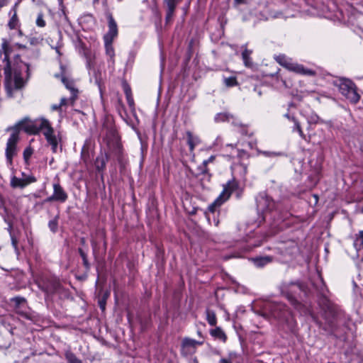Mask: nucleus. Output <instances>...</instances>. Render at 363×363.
I'll list each match as a JSON object with an SVG mask.
<instances>
[{
    "mask_svg": "<svg viewBox=\"0 0 363 363\" xmlns=\"http://www.w3.org/2000/svg\"><path fill=\"white\" fill-rule=\"evenodd\" d=\"M318 304L323 311V318L325 323H322L315 315L312 318L315 323L328 335L335 339H340L342 335L339 333V325L336 323L337 311L335 306L330 301L326 295L319 296Z\"/></svg>",
    "mask_w": 363,
    "mask_h": 363,
    "instance_id": "obj_2",
    "label": "nucleus"
},
{
    "mask_svg": "<svg viewBox=\"0 0 363 363\" xmlns=\"http://www.w3.org/2000/svg\"><path fill=\"white\" fill-rule=\"evenodd\" d=\"M203 341H197L189 337H184L182 342V354L187 356L192 354L196 352V347L201 345Z\"/></svg>",
    "mask_w": 363,
    "mask_h": 363,
    "instance_id": "obj_15",
    "label": "nucleus"
},
{
    "mask_svg": "<svg viewBox=\"0 0 363 363\" xmlns=\"http://www.w3.org/2000/svg\"><path fill=\"white\" fill-rule=\"evenodd\" d=\"M21 175L23 179L26 186L37 181V179L33 175H26L25 172H22Z\"/></svg>",
    "mask_w": 363,
    "mask_h": 363,
    "instance_id": "obj_43",
    "label": "nucleus"
},
{
    "mask_svg": "<svg viewBox=\"0 0 363 363\" xmlns=\"http://www.w3.org/2000/svg\"><path fill=\"white\" fill-rule=\"evenodd\" d=\"M105 305H106L105 300H101V301H99V306H100V308H101L102 310H104V309H105Z\"/></svg>",
    "mask_w": 363,
    "mask_h": 363,
    "instance_id": "obj_57",
    "label": "nucleus"
},
{
    "mask_svg": "<svg viewBox=\"0 0 363 363\" xmlns=\"http://www.w3.org/2000/svg\"><path fill=\"white\" fill-rule=\"evenodd\" d=\"M97 233L99 235V236L102 238L103 240H104V246L106 247V241L105 240V238H106V233H105V231L104 230H97Z\"/></svg>",
    "mask_w": 363,
    "mask_h": 363,
    "instance_id": "obj_52",
    "label": "nucleus"
},
{
    "mask_svg": "<svg viewBox=\"0 0 363 363\" xmlns=\"http://www.w3.org/2000/svg\"><path fill=\"white\" fill-rule=\"evenodd\" d=\"M190 172L194 178L200 184L203 189L208 188V184L211 182V174L208 172L207 167V161H203L196 169L190 170Z\"/></svg>",
    "mask_w": 363,
    "mask_h": 363,
    "instance_id": "obj_7",
    "label": "nucleus"
},
{
    "mask_svg": "<svg viewBox=\"0 0 363 363\" xmlns=\"http://www.w3.org/2000/svg\"><path fill=\"white\" fill-rule=\"evenodd\" d=\"M108 23V31L103 36V40H114L118 35V28L111 13L108 12L106 14Z\"/></svg>",
    "mask_w": 363,
    "mask_h": 363,
    "instance_id": "obj_13",
    "label": "nucleus"
},
{
    "mask_svg": "<svg viewBox=\"0 0 363 363\" xmlns=\"http://www.w3.org/2000/svg\"><path fill=\"white\" fill-rule=\"evenodd\" d=\"M18 4H19V1L16 2L13 6V7L11 8V11L9 12V15H11V13H17V8H18Z\"/></svg>",
    "mask_w": 363,
    "mask_h": 363,
    "instance_id": "obj_54",
    "label": "nucleus"
},
{
    "mask_svg": "<svg viewBox=\"0 0 363 363\" xmlns=\"http://www.w3.org/2000/svg\"><path fill=\"white\" fill-rule=\"evenodd\" d=\"M291 121H293L294 123V130H297L298 134H299V135L303 139H306V135L303 133V132L302 130V128H301V124L298 121V120L294 116H292L291 117Z\"/></svg>",
    "mask_w": 363,
    "mask_h": 363,
    "instance_id": "obj_42",
    "label": "nucleus"
},
{
    "mask_svg": "<svg viewBox=\"0 0 363 363\" xmlns=\"http://www.w3.org/2000/svg\"><path fill=\"white\" fill-rule=\"evenodd\" d=\"M67 99L66 98H62L59 105H60V106L62 107L63 106L67 105Z\"/></svg>",
    "mask_w": 363,
    "mask_h": 363,
    "instance_id": "obj_55",
    "label": "nucleus"
},
{
    "mask_svg": "<svg viewBox=\"0 0 363 363\" xmlns=\"http://www.w3.org/2000/svg\"><path fill=\"white\" fill-rule=\"evenodd\" d=\"M234 328L236 330L239 337L240 338L242 337V333L238 331V327L235 325Z\"/></svg>",
    "mask_w": 363,
    "mask_h": 363,
    "instance_id": "obj_60",
    "label": "nucleus"
},
{
    "mask_svg": "<svg viewBox=\"0 0 363 363\" xmlns=\"http://www.w3.org/2000/svg\"><path fill=\"white\" fill-rule=\"evenodd\" d=\"M231 118H233V121L231 122V124L233 126V129L232 130V133H235L238 131L242 135H247V127L245 125H243L240 122L236 121V120L233 117L230 116ZM230 121V116L228 115V122Z\"/></svg>",
    "mask_w": 363,
    "mask_h": 363,
    "instance_id": "obj_23",
    "label": "nucleus"
},
{
    "mask_svg": "<svg viewBox=\"0 0 363 363\" xmlns=\"http://www.w3.org/2000/svg\"><path fill=\"white\" fill-rule=\"evenodd\" d=\"M19 26V20L17 16V13H12L10 20L8 23V27L11 30L16 29Z\"/></svg>",
    "mask_w": 363,
    "mask_h": 363,
    "instance_id": "obj_35",
    "label": "nucleus"
},
{
    "mask_svg": "<svg viewBox=\"0 0 363 363\" xmlns=\"http://www.w3.org/2000/svg\"><path fill=\"white\" fill-rule=\"evenodd\" d=\"M252 54V50H249L247 49H245L242 52V57L244 61L245 66L251 67L252 65V62L250 60V55Z\"/></svg>",
    "mask_w": 363,
    "mask_h": 363,
    "instance_id": "obj_38",
    "label": "nucleus"
},
{
    "mask_svg": "<svg viewBox=\"0 0 363 363\" xmlns=\"http://www.w3.org/2000/svg\"><path fill=\"white\" fill-rule=\"evenodd\" d=\"M223 189L219 196H218L217 199L208 206V210L211 213H214L217 208L220 207L225 202L223 196L227 194V184H223Z\"/></svg>",
    "mask_w": 363,
    "mask_h": 363,
    "instance_id": "obj_20",
    "label": "nucleus"
},
{
    "mask_svg": "<svg viewBox=\"0 0 363 363\" xmlns=\"http://www.w3.org/2000/svg\"><path fill=\"white\" fill-rule=\"evenodd\" d=\"M220 363H227V359L222 358L220 361Z\"/></svg>",
    "mask_w": 363,
    "mask_h": 363,
    "instance_id": "obj_64",
    "label": "nucleus"
},
{
    "mask_svg": "<svg viewBox=\"0 0 363 363\" xmlns=\"http://www.w3.org/2000/svg\"><path fill=\"white\" fill-rule=\"evenodd\" d=\"M246 3V0H235V4H243Z\"/></svg>",
    "mask_w": 363,
    "mask_h": 363,
    "instance_id": "obj_58",
    "label": "nucleus"
},
{
    "mask_svg": "<svg viewBox=\"0 0 363 363\" xmlns=\"http://www.w3.org/2000/svg\"><path fill=\"white\" fill-rule=\"evenodd\" d=\"M11 245L15 249L16 252L18 251V236L15 233H11Z\"/></svg>",
    "mask_w": 363,
    "mask_h": 363,
    "instance_id": "obj_46",
    "label": "nucleus"
},
{
    "mask_svg": "<svg viewBox=\"0 0 363 363\" xmlns=\"http://www.w3.org/2000/svg\"><path fill=\"white\" fill-rule=\"evenodd\" d=\"M232 150L233 151V152L230 153L231 154L230 157H235V155L236 154V155L238 157H242L244 155H245L247 154L245 150H235V149H233V147H232Z\"/></svg>",
    "mask_w": 363,
    "mask_h": 363,
    "instance_id": "obj_50",
    "label": "nucleus"
},
{
    "mask_svg": "<svg viewBox=\"0 0 363 363\" xmlns=\"http://www.w3.org/2000/svg\"><path fill=\"white\" fill-rule=\"evenodd\" d=\"M273 258L270 256L259 257L254 259L255 264L257 267H262L264 265L270 263Z\"/></svg>",
    "mask_w": 363,
    "mask_h": 363,
    "instance_id": "obj_27",
    "label": "nucleus"
},
{
    "mask_svg": "<svg viewBox=\"0 0 363 363\" xmlns=\"http://www.w3.org/2000/svg\"><path fill=\"white\" fill-rule=\"evenodd\" d=\"M334 84L339 89L340 92L350 103L356 104L360 99V95L357 92L356 84L350 79L340 78L335 81Z\"/></svg>",
    "mask_w": 363,
    "mask_h": 363,
    "instance_id": "obj_4",
    "label": "nucleus"
},
{
    "mask_svg": "<svg viewBox=\"0 0 363 363\" xmlns=\"http://www.w3.org/2000/svg\"><path fill=\"white\" fill-rule=\"evenodd\" d=\"M128 104L132 111L135 110V102L133 97V94L125 96Z\"/></svg>",
    "mask_w": 363,
    "mask_h": 363,
    "instance_id": "obj_49",
    "label": "nucleus"
},
{
    "mask_svg": "<svg viewBox=\"0 0 363 363\" xmlns=\"http://www.w3.org/2000/svg\"><path fill=\"white\" fill-rule=\"evenodd\" d=\"M313 285L315 287L317 291L318 292L319 296L325 295V292L328 291V289L321 277H320V286H318L317 284L315 283L313 284Z\"/></svg>",
    "mask_w": 363,
    "mask_h": 363,
    "instance_id": "obj_40",
    "label": "nucleus"
},
{
    "mask_svg": "<svg viewBox=\"0 0 363 363\" xmlns=\"http://www.w3.org/2000/svg\"><path fill=\"white\" fill-rule=\"evenodd\" d=\"M265 308L270 314L277 319L284 320L286 319L290 315L291 311L288 306L283 303L271 302L265 306Z\"/></svg>",
    "mask_w": 363,
    "mask_h": 363,
    "instance_id": "obj_8",
    "label": "nucleus"
},
{
    "mask_svg": "<svg viewBox=\"0 0 363 363\" xmlns=\"http://www.w3.org/2000/svg\"><path fill=\"white\" fill-rule=\"evenodd\" d=\"M53 193L50 196L46 198L43 203L58 201L65 203L68 199V194L60 185L59 181L53 183Z\"/></svg>",
    "mask_w": 363,
    "mask_h": 363,
    "instance_id": "obj_12",
    "label": "nucleus"
},
{
    "mask_svg": "<svg viewBox=\"0 0 363 363\" xmlns=\"http://www.w3.org/2000/svg\"><path fill=\"white\" fill-rule=\"evenodd\" d=\"M60 108H61L60 105H54L52 106V109H54V110H60Z\"/></svg>",
    "mask_w": 363,
    "mask_h": 363,
    "instance_id": "obj_62",
    "label": "nucleus"
},
{
    "mask_svg": "<svg viewBox=\"0 0 363 363\" xmlns=\"http://www.w3.org/2000/svg\"><path fill=\"white\" fill-rule=\"evenodd\" d=\"M36 25L40 28H43L46 26L45 21L44 20V15L42 12H40L38 14L36 19Z\"/></svg>",
    "mask_w": 363,
    "mask_h": 363,
    "instance_id": "obj_45",
    "label": "nucleus"
},
{
    "mask_svg": "<svg viewBox=\"0 0 363 363\" xmlns=\"http://www.w3.org/2000/svg\"><path fill=\"white\" fill-rule=\"evenodd\" d=\"M33 152H34V150L30 145L26 147V149L24 150V151L23 152V160L26 164H29V160H30L32 155L33 154Z\"/></svg>",
    "mask_w": 363,
    "mask_h": 363,
    "instance_id": "obj_37",
    "label": "nucleus"
},
{
    "mask_svg": "<svg viewBox=\"0 0 363 363\" xmlns=\"http://www.w3.org/2000/svg\"><path fill=\"white\" fill-rule=\"evenodd\" d=\"M215 121L217 123L224 122L227 120V113H217L215 116Z\"/></svg>",
    "mask_w": 363,
    "mask_h": 363,
    "instance_id": "obj_47",
    "label": "nucleus"
},
{
    "mask_svg": "<svg viewBox=\"0 0 363 363\" xmlns=\"http://www.w3.org/2000/svg\"><path fill=\"white\" fill-rule=\"evenodd\" d=\"M56 52L58 54L59 57L62 55V52H60V47H56L55 48Z\"/></svg>",
    "mask_w": 363,
    "mask_h": 363,
    "instance_id": "obj_59",
    "label": "nucleus"
},
{
    "mask_svg": "<svg viewBox=\"0 0 363 363\" xmlns=\"http://www.w3.org/2000/svg\"><path fill=\"white\" fill-rule=\"evenodd\" d=\"M45 121H48L47 119L42 118L40 120H36L35 121H30L25 124L24 130L30 135H36L40 133V131L44 130L45 126L43 125V122Z\"/></svg>",
    "mask_w": 363,
    "mask_h": 363,
    "instance_id": "obj_17",
    "label": "nucleus"
},
{
    "mask_svg": "<svg viewBox=\"0 0 363 363\" xmlns=\"http://www.w3.org/2000/svg\"><path fill=\"white\" fill-rule=\"evenodd\" d=\"M229 290H233L235 293H243L245 291V287L237 284L228 276V291Z\"/></svg>",
    "mask_w": 363,
    "mask_h": 363,
    "instance_id": "obj_26",
    "label": "nucleus"
},
{
    "mask_svg": "<svg viewBox=\"0 0 363 363\" xmlns=\"http://www.w3.org/2000/svg\"><path fill=\"white\" fill-rule=\"evenodd\" d=\"M43 125L45 126L43 134L45 136L48 143L51 146L52 152L55 153L57 152L58 143L60 140V138H58L57 136L55 134V130L48 121H43Z\"/></svg>",
    "mask_w": 363,
    "mask_h": 363,
    "instance_id": "obj_10",
    "label": "nucleus"
},
{
    "mask_svg": "<svg viewBox=\"0 0 363 363\" xmlns=\"http://www.w3.org/2000/svg\"><path fill=\"white\" fill-rule=\"evenodd\" d=\"M8 4V0H0V9L4 6H6Z\"/></svg>",
    "mask_w": 363,
    "mask_h": 363,
    "instance_id": "obj_56",
    "label": "nucleus"
},
{
    "mask_svg": "<svg viewBox=\"0 0 363 363\" xmlns=\"http://www.w3.org/2000/svg\"><path fill=\"white\" fill-rule=\"evenodd\" d=\"M187 136V144L189 146V149L191 151L194 150L195 146L199 143V138L196 136H194L192 133L189 130L186 132Z\"/></svg>",
    "mask_w": 363,
    "mask_h": 363,
    "instance_id": "obj_25",
    "label": "nucleus"
},
{
    "mask_svg": "<svg viewBox=\"0 0 363 363\" xmlns=\"http://www.w3.org/2000/svg\"><path fill=\"white\" fill-rule=\"evenodd\" d=\"M279 58H281V57H279ZM283 58V61L278 60V62L283 67H286L287 69L294 72L298 74H301L303 75H308V76H315V72L313 69H307L303 67L302 65H299L297 63H293L288 60L287 59H285V57L283 56L281 57Z\"/></svg>",
    "mask_w": 363,
    "mask_h": 363,
    "instance_id": "obj_11",
    "label": "nucleus"
},
{
    "mask_svg": "<svg viewBox=\"0 0 363 363\" xmlns=\"http://www.w3.org/2000/svg\"><path fill=\"white\" fill-rule=\"evenodd\" d=\"M83 55L86 60V65L88 67L91 66V52L90 50L86 48V47H82Z\"/></svg>",
    "mask_w": 363,
    "mask_h": 363,
    "instance_id": "obj_44",
    "label": "nucleus"
},
{
    "mask_svg": "<svg viewBox=\"0 0 363 363\" xmlns=\"http://www.w3.org/2000/svg\"><path fill=\"white\" fill-rule=\"evenodd\" d=\"M38 287L50 296L60 291L62 286L55 278H44L38 282Z\"/></svg>",
    "mask_w": 363,
    "mask_h": 363,
    "instance_id": "obj_9",
    "label": "nucleus"
},
{
    "mask_svg": "<svg viewBox=\"0 0 363 363\" xmlns=\"http://www.w3.org/2000/svg\"><path fill=\"white\" fill-rule=\"evenodd\" d=\"M61 79L65 86L71 91L72 96L70 99L74 101L77 97L78 90L73 86V82L69 81L65 76H62Z\"/></svg>",
    "mask_w": 363,
    "mask_h": 363,
    "instance_id": "obj_24",
    "label": "nucleus"
},
{
    "mask_svg": "<svg viewBox=\"0 0 363 363\" xmlns=\"http://www.w3.org/2000/svg\"><path fill=\"white\" fill-rule=\"evenodd\" d=\"M239 83L237 81L235 77H228V87L238 85Z\"/></svg>",
    "mask_w": 363,
    "mask_h": 363,
    "instance_id": "obj_51",
    "label": "nucleus"
},
{
    "mask_svg": "<svg viewBox=\"0 0 363 363\" xmlns=\"http://www.w3.org/2000/svg\"><path fill=\"white\" fill-rule=\"evenodd\" d=\"M18 313L24 318L32 321L33 323H36L38 320V317L36 314L33 312H23V311H18Z\"/></svg>",
    "mask_w": 363,
    "mask_h": 363,
    "instance_id": "obj_36",
    "label": "nucleus"
},
{
    "mask_svg": "<svg viewBox=\"0 0 363 363\" xmlns=\"http://www.w3.org/2000/svg\"><path fill=\"white\" fill-rule=\"evenodd\" d=\"M60 218L59 214L56 215L55 218L48 222V227L52 233H56L58 230V220Z\"/></svg>",
    "mask_w": 363,
    "mask_h": 363,
    "instance_id": "obj_32",
    "label": "nucleus"
},
{
    "mask_svg": "<svg viewBox=\"0 0 363 363\" xmlns=\"http://www.w3.org/2000/svg\"><path fill=\"white\" fill-rule=\"evenodd\" d=\"M206 320L208 323V324L211 326H214L216 325L217 320H216V313L213 311H211L208 308L206 311Z\"/></svg>",
    "mask_w": 363,
    "mask_h": 363,
    "instance_id": "obj_29",
    "label": "nucleus"
},
{
    "mask_svg": "<svg viewBox=\"0 0 363 363\" xmlns=\"http://www.w3.org/2000/svg\"><path fill=\"white\" fill-rule=\"evenodd\" d=\"M11 186L13 188H21L23 189L26 187L23 179H20L16 177V176H13L11 179Z\"/></svg>",
    "mask_w": 363,
    "mask_h": 363,
    "instance_id": "obj_31",
    "label": "nucleus"
},
{
    "mask_svg": "<svg viewBox=\"0 0 363 363\" xmlns=\"http://www.w3.org/2000/svg\"><path fill=\"white\" fill-rule=\"evenodd\" d=\"M91 245L93 247V248H96V246H97V242L96 241L94 240H91Z\"/></svg>",
    "mask_w": 363,
    "mask_h": 363,
    "instance_id": "obj_61",
    "label": "nucleus"
},
{
    "mask_svg": "<svg viewBox=\"0 0 363 363\" xmlns=\"http://www.w3.org/2000/svg\"><path fill=\"white\" fill-rule=\"evenodd\" d=\"M11 302L13 304L15 308H20L21 305L26 303V299L22 296H15L11 298Z\"/></svg>",
    "mask_w": 363,
    "mask_h": 363,
    "instance_id": "obj_41",
    "label": "nucleus"
},
{
    "mask_svg": "<svg viewBox=\"0 0 363 363\" xmlns=\"http://www.w3.org/2000/svg\"><path fill=\"white\" fill-rule=\"evenodd\" d=\"M258 154L262 155L267 157H284L286 155L284 152H271V151H263L259 149L257 150Z\"/></svg>",
    "mask_w": 363,
    "mask_h": 363,
    "instance_id": "obj_28",
    "label": "nucleus"
},
{
    "mask_svg": "<svg viewBox=\"0 0 363 363\" xmlns=\"http://www.w3.org/2000/svg\"><path fill=\"white\" fill-rule=\"evenodd\" d=\"M182 0H164V4L166 8V24L170 23L174 15L176 8Z\"/></svg>",
    "mask_w": 363,
    "mask_h": 363,
    "instance_id": "obj_18",
    "label": "nucleus"
},
{
    "mask_svg": "<svg viewBox=\"0 0 363 363\" xmlns=\"http://www.w3.org/2000/svg\"><path fill=\"white\" fill-rule=\"evenodd\" d=\"M257 206L262 211H272L275 208V202L264 194H260L257 198Z\"/></svg>",
    "mask_w": 363,
    "mask_h": 363,
    "instance_id": "obj_14",
    "label": "nucleus"
},
{
    "mask_svg": "<svg viewBox=\"0 0 363 363\" xmlns=\"http://www.w3.org/2000/svg\"><path fill=\"white\" fill-rule=\"evenodd\" d=\"M228 199L231 195L235 194L236 199H240L242 194V189L239 187L238 182L233 179L228 181Z\"/></svg>",
    "mask_w": 363,
    "mask_h": 363,
    "instance_id": "obj_21",
    "label": "nucleus"
},
{
    "mask_svg": "<svg viewBox=\"0 0 363 363\" xmlns=\"http://www.w3.org/2000/svg\"><path fill=\"white\" fill-rule=\"evenodd\" d=\"M0 57L4 55V87L9 99L23 97V89L30 77V65L21 59L29 50L20 43L11 44L7 39L1 40Z\"/></svg>",
    "mask_w": 363,
    "mask_h": 363,
    "instance_id": "obj_1",
    "label": "nucleus"
},
{
    "mask_svg": "<svg viewBox=\"0 0 363 363\" xmlns=\"http://www.w3.org/2000/svg\"><path fill=\"white\" fill-rule=\"evenodd\" d=\"M110 153L108 152H102L96 157L94 166L96 171L101 174V178L104 179V172L106 170V163L109 160Z\"/></svg>",
    "mask_w": 363,
    "mask_h": 363,
    "instance_id": "obj_16",
    "label": "nucleus"
},
{
    "mask_svg": "<svg viewBox=\"0 0 363 363\" xmlns=\"http://www.w3.org/2000/svg\"><path fill=\"white\" fill-rule=\"evenodd\" d=\"M107 146L110 152L116 157L118 163L122 165L123 161V149L120 137L115 130L110 131V136L107 140Z\"/></svg>",
    "mask_w": 363,
    "mask_h": 363,
    "instance_id": "obj_6",
    "label": "nucleus"
},
{
    "mask_svg": "<svg viewBox=\"0 0 363 363\" xmlns=\"http://www.w3.org/2000/svg\"><path fill=\"white\" fill-rule=\"evenodd\" d=\"M210 333L213 337L220 339L224 342L226 340V335L225 333L218 327L216 328L215 329H212Z\"/></svg>",
    "mask_w": 363,
    "mask_h": 363,
    "instance_id": "obj_30",
    "label": "nucleus"
},
{
    "mask_svg": "<svg viewBox=\"0 0 363 363\" xmlns=\"http://www.w3.org/2000/svg\"><path fill=\"white\" fill-rule=\"evenodd\" d=\"M114 40H104L106 55L109 57V61L115 63V50L113 45Z\"/></svg>",
    "mask_w": 363,
    "mask_h": 363,
    "instance_id": "obj_22",
    "label": "nucleus"
},
{
    "mask_svg": "<svg viewBox=\"0 0 363 363\" xmlns=\"http://www.w3.org/2000/svg\"><path fill=\"white\" fill-rule=\"evenodd\" d=\"M78 252L83 261V265L86 270H89L91 264L88 261L87 253L82 248L78 249Z\"/></svg>",
    "mask_w": 363,
    "mask_h": 363,
    "instance_id": "obj_34",
    "label": "nucleus"
},
{
    "mask_svg": "<svg viewBox=\"0 0 363 363\" xmlns=\"http://www.w3.org/2000/svg\"><path fill=\"white\" fill-rule=\"evenodd\" d=\"M122 87L125 96L132 94L131 88L125 80L122 82Z\"/></svg>",
    "mask_w": 363,
    "mask_h": 363,
    "instance_id": "obj_48",
    "label": "nucleus"
},
{
    "mask_svg": "<svg viewBox=\"0 0 363 363\" xmlns=\"http://www.w3.org/2000/svg\"><path fill=\"white\" fill-rule=\"evenodd\" d=\"M223 189L219 196H218L217 199L208 206V210L211 213H214L217 208L220 207L225 202L223 196L227 194V184H223Z\"/></svg>",
    "mask_w": 363,
    "mask_h": 363,
    "instance_id": "obj_19",
    "label": "nucleus"
},
{
    "mask_svg": "<svg viewBox=\"0 0 363 363\" xmlns=\"http://www.w3.org/2000/svg\"><path fill=\"white\" fill-rule=\"evenodd\" d=\"M284 116H285L286 118H287L289 120L291 121V117H292L293 116H291L289 113H286V114L284 115Z\"/></svg>",
    "mask_w": 363,
    "mask_h": 363,
    "instance_id": "obj_63",
    "label": "nucleus"
},
{
    "mask_svg": "<svg viewBox=\"0 0 363 363\" xmlns=\"http://www.w3.org/2000/svg\"><path fill=\"white\" fill-rule=\"evenodd\" d=\"M30 45H37L40 43V40L38 38L32 37L29 38Z\"/></svg>",
    "mask_w": 363,
    "mask_h": 363,
    "instance_id": "obj_53",
    "label": "nucleus"
},
{
    "mask_svg": "<svg viewBox=\"0 0 363 363\" xmlns=\"http://www.w3.org/2000/svg\"><path fill=\"white\" fill-rule=\"evenodd\" d=\"M65 359L68 363H82V360L71 351L66 352Z\"/></svg>",
    "mask_w": 363,
    "mask_h": 363,
    "instance_id": "obj_39",
    "label": "nucleus"
},
{
    "mask_svg": "<svg viewBox=\"0 0 363 363\" xmlns=\"http://www.w3.org/2000/svg\"><path fill=\"white\" fill-rule=\"evenodd\" d=\"M306 286L300 281L284 283L281 286V293L297 311H302L303 304L298 300L302 292L306 293Z\"/></svg>",
    "mask_w": 363,
    "mask_h": 363,
    "instance_id": "obj_3",
    "label": "nucleus"
},
{
    "mask_svg": "<svg viewBox=\"0 0 363 363\" xmlns=\"http://www.w3.org/2000/svg\"><path fill=\"white\" fill-rule=\"evenodd\" d=\"M19 140V131L17 129H15L10 135L7 140L5 150L6 163L9 167L13 165V157H16L18 154V150L17 145Z\"/></svg>",
    "mask_w": 363,
    "mask_h": 363,
    "instance_id": "obj_5",
    "label": "nucleus"
},
{
    "mask_svg": "<svg viewBox=\"0 0 363 363\" xmlns=\"http://www.w3.org/2000/svg\"><path fill=\"white\" fill-rule=\"evenodd\" d=\"M354 247L357 252L363 250V230L359 233V237L354 242Z\"/></svg>",
    "mask_w": 363,
    "mask_h": 363,
    "instance_id": "obj_33",
    "label": "nucleus"
}]
</instances>
